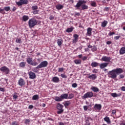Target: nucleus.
Instances as JSON below:
<instances>
[{
	"instance_id": "obj_1",
	"label": "nucleus",
	"mask_w": 125,
	"mask_h": 125,
	"mask_svg": "<svg viewBox=\"0 0 125 125\" xmlns=\"http://www.w3.org/2000/svg\"><path fill=\"white\" fill-rule=\"evenodd\" d=\"M124 71H123V69L122 68H116L115 69H113L111 71H110L108 73V75L109 76V78L111 79H116L117 78V75H120V74H122Z\"/></svg>"
},
{
	"instance_id": "obj_2",
	"label": "nucleus",
	"mask_w": 125,
	"mask_h": 125,
	"mask_svg": "<svg viewBox=\"0 0 125 125\" xmlns=\"http://www.w3.org/2000/svg\"><path fill=\"white\" fill-rule=\"evenodd\" d=\"M38 21L35 19H31L28 21V25L30 28H33L37 25Z\"/></svg>"
},
{
	"instance_id": "obj_3",
	"label": "nucleus",
	"mask_w": 125,
	"mask_h": 125,
	"mask_svg": "<svg viewBox=\"0 0 125 125\" xmlns=\"http://www.w3.org/2000/svg\"><path fill=\"white\" fill-rule=\"evenodd\" d=\"M47 65H48V62L46 61H44L40 63L39 65H38L36 69H42V68H45L47 67Z\"/></svg>"
},
{
	"instance_id": "obj_4",
	"label": "nucleus",
	"mask_w": 125,
	"mask_h": 125,
	"mask_svg": "<svg viewBox=\"0 0 125 125\" xmlns=\"http://www.w3.org/2000/svg\"><path fill=\"white\" fill-rule=\"evenodd\" d=\"M93 96V93L91 92H88L82 97L83 99L90 98Z\"/></svg>"
},
{
	"instance_id": "obj_5",
	"label": "nucleus",
	"mask_w": 125,
	"mask_h": 125,
	"mask_svg": "<svg viewBox=\"0 0 125 125\" xmlns=\"http://www.w3.org/2000/svg\"><path fill=\"white\" fill-rule=\"evenodd\" d=\"M83 3H86V2L84 0H79L77 4L75 5V7H76L77 8H80V7L82 6V4H83Z\"/></svg>"
},
{
	"instance_id": "obj_6",
	"label": "nucleus",
	"mask_w": 125,
	"mask_h": 125,
	"mask_svg": "<svg viewBox=\"0 0 125 125\" xmlns=\"http://www.w3.org/2000/svg\"><path fill=\"white\" fill-rule=\"evenodd\" d=\"M0 71L5 73V74H8L9 73V68L6 67V66H3L0 68Z\"/></svg>"
},
{
	"instance_id": "obj_7",
	"label": "nucleus",
	"mask_w": 125,
	"mask_h": 125,
	"mask_svg": "<svg viewBox=\"0 0 125 125\" xmlns=\"http://www.w3.org/2000/svg\"><path fill=\"white\" fill-rule=\"evenodd\" d=\"M28 75L29 76V78L32 80H34V79H36V74L32 71L29 72Z\"/></svg>"
},
{
	"instance_id": "obj_8",
	"label": "nucleus",
	"mask_w": 125,
	"mask_h": 125,
	"mask_svg": "<svg viewBox=\"0 0 125 125\" xmlns=\"http://www.w3.org/2000/svg\"><path fill=\"white\" fill-rule=\"evenodd\" d=\"M111 57L107 56H103L102 58V61H104V62H110L111 61Z\"/></svg>"
},
{
	"instance_id": "obj_9",
	"label": "nucleus",
	"mask_w": 125,
	"mask_h": 125,
	"mask_svg": "<svg viewBox=\"0 0 125 125\" xmlns=\"http://www.w3.org/2000/svg\"><path fill=\"white\" fill-rule=\"evenodd\" d=\"M108 65H109V63H107V62H104V63H101L100 64V68L101 69H104V68H106V67H107Z\"/></svg>"
},
{
	"instance_id": "obj_10",
	"label": "nucleus",
	"mask_w": 125,
	"mask_h": 125,
	"mask_svg": "<svg viewBox=\"0 0 125 125\" xmlns=\"http://www.w3.org/2000/svg\"><path fill=\"white\" fill-rule=\"evenodd\" d=\"M94 108L95 110H99V111H100L101 110V108H102V105L100 104H95Z\"/></svg>"
},
{
	"instance_id": "obj_11",
	"label": "nucleus",
	"mask_w": 125,
	"mask_h": 125,
	"mask_svg": "<svg viewBox=\"0 0 125 125\" xmlns=\"http://www.w3.org/2000/svg\"><path fill=\"white\" fill-rule=\"evenodd\" d=\"M19 85H21V86H22L25 84V81L23 79L21 78L20 80L19 81Z\"/></svg>"
},
{
	"instance_id": "obj_12",
	"label": "nucleus",
	"mask_w": 125,
	"mask_h": 125,
	"mask_svg": "<svg viewBox=\"0 0 125 125\" xmlns=\"http://www.w3.org/2000/svg\"><path fill=\"white\" fill-rule=\"evenodd\" d=\"M69 96V95L68 94H62L61 95V98L62 99H68V97Z\"/></svg>"
},
{
	"instance_id": "obj_13",
	"label": "nucleus",
	"mask_w": 125,
	"mask_h": 125,
	"mask_svg": "<svg viewBox=\"0 0 125 125\" xmlns=\"http://www.w3.org/2000/svg\"><path fill=\"white\" fill-rule=\"evenodd\" d=\"M63 107H64V106L62 104H60V103H58L57 105V108L58 109V110L63 109Z\"/></svg>"
},
{
	"instance_id": "obj_14",
	"label": "nucleus",
	"mask_w": 125,
	"mask_h": 125,
	"mask_svg": "<svg viewBox=\"0 0 125 125\" xmlns=\"http://www.w3.org/2000/svg\"><path fill=\"white\" fill-rule=\"evenodd\" d=\"M87 36H91L92 28L89 27L87 29Z\"/></svg>"
},
{
	"instance_id": "obj_15",
	"label": "nucleus",
	"mask_w": 125,
	"mask_h": 125,
	"mask_svg": "<svg viewBox=\"0 0 125 125\" xmlns=\"http://www.w3.org/2000/svg\"><path fill=\"white\" fill-rule=\"evenodd\" d=\"M52 81L54 83H59L60 82V80H59V78L57 77H54L52 79Z\"/></svg>"
},
{
	"instance_id": "obj_16",
	"label": "nucleus",
	"mask_w": 125,
	"mask_h": 125,
	"mask_svg": "<svg viewBox=\"0 0 125 125\" xmlns=\"http://www.w3.org/2000/svg\"><path fill=\"white\" fill-rule=\"evenodd\" d=\"M57 43H58L59 46H61V44H62V43H63V40H62V38H60V39H58Z\"/></svg>"
},
{
	"instance_id": "obj_17",
	"label": "nucleus",
	"mask_w": 125,
	"mask_h": 125,
	"mask_svg": "<svg viewBox=\"0 0 125 125\" xmlns=\"http://www.w3.org/2000/svg\"><path fill=\"white\" fill-rule=\"evenodd\" d=\"M64 7V6L62 4H58L56 6V8L58 10H60V9H62Z\"/></svg>"
},
{
	"instance_id": "obj_18",
	"label": "nucleus",
	"mask_w": 125,
	"mask_h": 125,
	"mask_svg": "<svg viewBox=\"0 0 125 125\" xmlns=\"http://www.w3.org/2000/svg\"><path fill=\"white\" fill-rule=\"evenodd\" d=\"M88 78L89 79H92V80H95L96 78H97V76H96V74H92L91 75H89Z\"/></svg>"
},
{
	"instance_id": "obj_19",
	"label": "nucleus",
	"mask_w": 125,
	"mask_h": 125,
	"mask_svg": "<svg viewBox=\"0 0 125 125\" xmlns=\"http://www.w3.org/2000/svg\"><path fill=\"white\" fill-rule=\"evenodd\" d=\"M104 120L108 124H111V121L110 120V118L108 117V116H106L104 118Z\"/></svg>"
},
{
	"instance_id": "obj_20",
	"label": "nucleus",
	"mask_w": 125,
	"mask_h": 125,
	"mask_svg": "<svg viewBox=\"0 0 125 125\" xmlns=\"http://www.w3.org/2000/svg\"><path fill=\"white\" fill-rule=\"evenodd\" d=\"M91 89H92V90H93V91H94V92H98V91H99V89L94 86H92Z\"/></svg>"
},
{
	"instance_id": "obj_21",
	"label": "nucleus",
	"mask_w": 125,
	"mask_h": 125,
	"mask_svg": "<svg viewBox=\"0 0 125 125\" xmlns=\"http://www.w3.org/2000/svg\"><path fill=\"white\" fill-rule=\"evenodd\" d=\"M54 100H55V101H57L58 102H61V101H62L61 96H60V97L58 96L55 97Z\"/></svg>"
},
{
	"instance_id": "obj_22",
	"label": "nucleus",
	"mask_w": 125,
	"mask_h": 125,
	"mask_svg": "<svg viewBox=\"0 0 125 125\" xmlns=\"http://www.w3.org/2000/svg\"><path fill=\"white\" fill-rule=\"evenodd\" d=\"M22 20L24 22H26V21H28V20H29V17L28 16L24 15L22 17Z\"/></svg>"
},
{
	"instance_id": "obj_23",
	"label": "nucleus",
	"mask_w": 125,
	"mask_h": 125,
	"mask_svg": "<svg viewBox=\"0 0 125 125\" xmlns=\"http://www.w3.org/2000/svg\"><path fill=\"white\" fill-rule=\"evenodd\" d=\"M120 54H125V47H122L120 50Z\"/></svg>"
},
{
	"instance_id": "obj_24",
	"label": "nucleus",
	"mask_w": 125,
	"mask_h": 125,
	"mask_svg": "<svg viewBox=\"0 0 125 125\" xmlns=\"http://www.w3.org/2000/svg\"><path fill=\"white\" fill-rule=\"evenodd\" d=\"M107 24H108V21H104L103 22H102V27L105 28L106 26H107Z\"/></svg>"
},
{
	"instance_id": "obj_25",
	"label": "nucleus",
	"mask_w": 125,
	"mask_h": 125,
	"mask_svg": "<svg viewBox=\"0 0 125 125\" xmlns=\"http://www.w3.org/2000/svg\"><path fill=\"white\" fill-rule=\"evenodd\" d=\"M91 66H92L93 68H94L98 66V63L97 62H93L91 63Z\"/></svg>"
},
{
	"instance_id": "obj_26",
	"label": "nucleus",
	"mask_w": 125,
	"mask_h": 125,
	"mask_svg": "<svg viewBox=\"0 0 125 125\" xmlns=\"http://www.w3.org/2000/svg\"><path fill=\"white\" fill-rule=\"evenodd\" d=\"M26 66V62H22L20 63V67L21 68H24Z\"/></svg>"
},
{
	"instance_id": "obj_27",
	"label": "nucleus",
	"mask_w": 125,
	"mask_h": 125,
	"mask_svg": "<svg viewBox=\"0 0 125 125\" xmlns=\"http://www.w3.org/2000/svg\"><path fill=\"white\" fill-rule=\"evenodd\" d=\"M33 59L31 58H29L27 59L26 61L28 63V64H30V65L33 62Z\"/></svg>"
},
{
	"instance_id": "obj_28",
	"label": "nucleus",
	"mask_w": 125,
	"mask_h": 125,
	"mask_svg": "<svg viewBox=\"0 0 125 125\" xmlns=\"http://www.w3.org/2000/svg\"><path fill=\"white\" fill-rule=\"evenodd\" d=\"M39 98V95H35L33 96L32 100H38Z\"/></svg>"
},
{
	"instance_id": "obj_29",
	"label": "nucleus",
	"mask_w": 125,
	"mask_h": 125,
	"mask_svg": "<svg viewBox=\"0 0 125 125\" xmlns=\"http://www.w3.org/2000/svg\"><path fill=\"white\" fill-rule=\"evenodd\" d=\"M111 96H112V97H118V96H120V95H121V94H120L119 95L116 93H111Z\"/></svg>"
},
{
	"instance_id": "obj_30",
	"label": "nucleus",
	"mask_w": 125,
	"mask_h": 125,
	"mask_svg": "<svg viewBox=\"0 0 125 125\" xmlns=\"http://www.w3.org/2000/svg\"><path fill=\"white\" fill-rule=\"evenodd\" d=\"M21 1L22 3V4H28V0H21Z\"/></svg>"
},
{
	"instance_id": "obj_31",
	"label": "nucleus",
	"mask_w": 125,
	"mask_h": 125,
	"mask_svg": "<svg viewBox=\"0 0 125 125\" xmlns=\"http://www.w3.org/2000/svg\"><path fill=\"white\" fill-rule=\"evenodd\" d=\"M74 63H75V64H81L82 61H81V60H74Z\"/></svg>"
},
{
	"instance_id": "obj_32",
	"label": "nucleus",
	"mask_w": 125,
	"mask_h": 125,
	"mask_svg": "<svg viewBox=\"0 0 125 125\" xmlns=\"http://www.w3.org/2000/svg\"><path fill=\"white\" fill-rule=\"evenodd\" d=\"M66 32L67 33H71V32H73V28L70 27L66 29Z\"/></svg>"
},
{
	"instance_id": "obj_33",
	"label": "nucleus",
	"mask_w": 125,
	"mask_h": 125,
	"mask_svg": "<svg viewBox=\"0 0 125 125\" xmlns=\"http://www.w3.org/2000/svg\"><path fill=\"white\" fill-rule=\"evenodd\" d=\"M71 104L69 101H66L64 103V105L65 107H68Z\"/></svg>"
},
{
	"instance_id": "obj_34",
	"label": "nucleus",
	"mask_w": 125,
	"mask_h": 125,
	"mask_svg": "<svg viewBox=\"0 0 125 125\" xmlns=\"http://www.w3.org/2000/svg\"><path fill=\"white\" fill-rule=\"evenodd\" d=\"M16 4H17V5H18L19 6H21V5H23V3H22V2L21 1V0H20V1L18 2H16Z\"/></svg>"
},
{
	"instance_id": "obj_35",
	"label": "nucleus",
	"mask_w": 125,
	"mask_h": 125,
	"mask_svg": "<svg viewBox=\"0 0 125 125\" xmlns=\"http://www.w3.org/2000/svg\"><path fill=\"white\" fill-rule=\"evenodd\" d=\"M82 8L83 10L84 9H87V8H88V6L85 4H84L82 6Z\"/></svg>"
},
{
	"instance_id": "obj_36",
	"label": "nucleus",
	"mask_w": 125,
	"mask_h": 125,
	"mask_svg": "<svg viewBox=\"0 0 125 125\" xmlns=\"http://www.w3.org/2000/svg\"><path fill=\"white\" fill-rule=\"evenodd\" d=\"M13 99H15L16 100L17 98H18V96L17 95V93H14V94L13 95Z\"/></svg>"
},
{
	"instance_id": "obj_37",
	"label": "nucleus",
	"mask_w": 125,
	"mask_h": 125,
	"mask_svg": "<svg viewBox=\"0 0 125 125\" xmlns=\"http://www.w3.org/2000/svg\"><path fill=\"white\" fill-rule=\"evenodd\" d=\"M30 65H32V66H37V65H39V63L36 62H31Z\"/></svg>"
},
{
	"instance_id": "obj_38",
	"label": "nucleus",
	"mask_w": 125,
	"mask_h": 125,
	"mask_svg": "<svg viewBox=\"0 0 125 125\" xmlns=\"http://www.w3.org/2000/svg\"><path fill=\"white\" fill-rule=\"evenodd\" d=\"M4 10H5V11H9L10 10V7H4Z\"/></svg>"
},
{
	"instance_id": "obj_39",
	"label": "nucleus",
	"mask_w": 125,
	"mask_h": 125,
	"mask_svg": "<svg viewBox=\"0 0 125 125\" xmlns=\"http://www.w3.org/2000/svg\"><path fill=\"white\" fill-rule=\"evenodd\" d=\"M59 110L57 111V113L59 115H60V114H62L63 112H64L63 109H59Z\"/></svg>"
},
{
	"instance_id": "obj_40",
	"label": "nucleus",
	"mask_w": 125,
	"mask_h": 125,
	"mask_svg": "<svg viewBox=\"0 0 125 125\" xmlns=\"http://www.w3.org/2000/svg\"><path fill=\"white\" fill-rule=\"evenodd\" d=\"M16 42H17V43H21V39L17 38L16 40Z\"/></svg>"
},
{
	"instance_id": "obj_41",
	"label": "nucleus",
	"mask_w": 125,
	"mask_h": 125,
	"mask_svg": "<svg viewBox=\"0 0 125 125\" xmlns=\"http://www.w3.org/2000/svg\"><path fill=\"white\" fill-rule=\"evenodd\" d=\"M97 49V48H96V47H95V46H93V47H92L91 50H92L93 52L96 51Z\"/></svg>"
},
{
	"instance_id": "obj_42",
	"label": "nucleus",
	"mask_w": 125,
	"mask_h": 125,
	"mask_svg": "<svg viewBox=\"0 0 125 125\" xmlns=\"http://www.w3.org/2000/svg\"><path fill=\"white\" fill-rule=\"evenodd\" d=\"M72 98H74V95L71 94H70L68 96V99H72Z\"/></svg>"
},
{
	"instance_id": "obj_43",
	"label": "nucleus",
	"mask_w": 125,
	"mask_h": 125,
	"mask_svg": "<svg viewBox=\"0 0 125 125\" xmlns=\"http://www.w3.org/2000/svg\"><path fill=\"white\" fill-rule=\"evenodd\" d=\"M32 9H33V10H37V9H38V6H33L32 7Z\"/></svg>"
},
{
	"instance_id": "obj_44",
	"label": "nucleus",
	"mask_w": 125,
	"mask_h": 125,
	"mask_svg": "<svg viewBox=\"0 0 125 125\" xmlns=\"http://www.w3.org/2000/svg\"><path fill=\"white\" fill-rule=\"evenodd\" d=\"M74 39H76L77 40L79 39V35H78V34H74L73 36Z\"/></svg>"
},
{
	"instance_id": "obj_45",
	"label": "nucleus",
	"mask_w": 125,
	"mask_h": 125,
	"mask_svg": "<svg viewBox=\"0 0 125 125\" xmlns=\"http://www.w3.org/2000/svg\"><path fill=\"white\" fill-rule=\"evenodd\" d=\"M91 6L95 7V6H96V3L95 2H92L91 3Z\"/></svg>"
},
{
	"instance_id": "obj_46",
	"label": "nucleus",
	"mask_w": 125,
	"mask_h": 125,
	"mask_svg": "<svg viewBox=\"0 0 125 125\" xmlns=\"http://www.w3.org/2000/svg\"><path fill=\"white\" fill-rule=\"evenodd\" d=\"M64 71V68L62 67V68H59L58 72H63Z\"/></svg>"
},
{
	"instance_id": "obj_47",
	"label": "nucleus",
	"mask_w": 125,
	"mask_h": 125,
	"mask_svg": "<svg viewBox=\"0 0 125 125\" xmlns=\"http://www.w3.org/2000/svg\"><path fill=\"white\" fill-rule=\"evenodd\" d=\"M61 77H62V78L63 79H66L67 78V76L64 74H61Z\"/></svg>"
},
{
	"instance_id": "obj_48",
	"label": "nucleus",
	"mask_w": 125,
	"mask_h": 125,
	"mask_svg": "<svg viewBox=\"0 0 125 125\" xmlns=\"http://www.w3.org/2000/svg\"><path fill=\"white\" fill-rule=\"evenodd\" d=\"M85 125H90V123H89V121L87 120L85 122Z\"/></svg>"
},
{
	"instance_id": "obj_49",
	"label": "nucleus",
	"mask_w": 125,
	"mask_h": 125,
	"mask_svg": "<svg viewBox=\"0 0 125 125\" xmlns=\"http://www.w3.org/2000/svg\"><path fill=\"white\" fill-rule=\"evenodd\" d=\"M83 109H84V111H87V109H88V107L87 106L84 105V106H83Z\"/></svg>"
},
{
	"instance_id": "obj_50",
	"label": "nucleus",
	"mask_w": 125,
	"mask_h": 125,
	"mask_svg": "<svg viewBox=\"0 0 125 125\" xmlns=\"http://www.w3.org/2000/svg\"><path fill=\"white\" fill-rule=\"evenodd\" d=\"M24 123L26 125H27L28 123H30V120L26 119Z\"/></svg>"
},
{
	"instance_id": "obj_51",
	"label": "nucleus",
	"mask_w": 125,
	"mask_h": 125,
	"mask_svg": "<svg viewBox=\"0 0 125 125\" xmlns=\"http://www.w3.org/2000/svg\"><path fill=\"white\" fill-rule=\"evenodd\" d=\"M12 125H18V123L16 121L12 123Z\"/></svg>"
},
{
	"instance_id": "obj_52",
	"label": "nucleus",
	"mask_w": 125,
	"mask_h": 125,
	"mask_svg": "<svg viewBox=\"0 0 125 125\" xmlns=\"http://www.w3.org/2000/svg\"><path fill=\"white\" fill-rule=\"evenodd\" d=\"M77 86H78V84L76 83L72 84V87H77Z\"/></svg>"
},
{
	"instance_id": "obj_53",
	"label": "nucleus",
	"mask_w": 125,
	"mask_h": 125,
	"mask_svg": "<svg viewBox=\"0 0 125 125\" xmlns=\"http://www.w3.org/2000/svg\"><path fill=\"white\" fill-rule=\"evenodd\" d=\"M77 42H78V39L74 38V39L73 40V43H76Z\"/></svg>"
},
{
	"instance_id": "obj_54",
	"label": "nucleus",
	"mask_w": 125,
	"mask_h": 125,
	"mask_svg": "<svg viewBox=\"0 0 125 125\" xmlns=\"http://www.w3.org/2000/svg\"><path fill=\"white\" fill-rule=\"evenodd\" d=\"M87 59V57L86 56H84L82 58V60H83V61H84V60H86Z\"/></svg>"
},
{
	"instance_id": "obj_55",
	"label": "nucleus",
	"mask_w": 125,
	"mask_h": 125,
	"mask_svg": "<svg viewBox=\"0 0 125 125\" xmlns=\"http://www.w3.org/2000/svg\"><path fill=\"white\" fill-rule=\"evenodd\" d=\"M113 35H115V32H110L108 34V36H110V37L113 36Z\"/></svg>"
},
{
	"instance_id": "obj_56",
	"label": "nucleus",
	"mask_w": 125,
	"mask_h": 125,
	"mask_svg": "<svg viewBox=\"0 0 125 125\" xmlns=\"http://www.w3.org/2000/svg\"><path fill=\"white\" fill-rule=\"evenodd\" d=\"M120 38H121L120 36H116L114 37V40H119V39H120Z\"/></svg>"
},
{
	"instance_id": "obj_57",
	"label": "nucleus",
	"mask_w": 125,
	"mask_h": 125,
	"mask_svg": "<svg viewBox=\"0 0 125 125\" xmlns=\"http://www.w3.org/2000/svg\"><path fill=\"white\" fill-rule=\"evenodd\" d=\"M38 12H39L37 10H35V11H33L34 14H38Z\"/></svg>"
},
{
	"instance_id": "obj_58",
	"label": "nucleus",
	"mask_w": 125,
	"mask_h": 125,
	"mask_svg": "<svg viewBox=\"0 0 125 125\" xmlns=\"http://www.w3.org/2000/svg\"><path fill=\"white\" fill-rule=\"evenodd\" d=\"M121 90H122V91H125V86H122L121 87Z\"/></svg>"
},
{
	"instance_id": "obj_59",
	"label": "nucleus",
	"mask_w": 125,
	"mask_h": 125,
	"mask_svg": "<svg viewBox=\"0 0 125 125\" xmlns=\"http://www.w3.org/2000/svg\"><path fill=\"white\" fill-rule=\"evenodd\" d=\"M120 79H124V78H125V76L124 75H120Z\"/></svg>"
},
{
	"instance_id": "obj_60",
	"label": "nucleus",
	"mask_w": 125,
	"mask_h": 125,
	"mask_svg": "<svg viewBox=\"0 0 125 125\" xmlns=\"http://www.w3.org/2000/svg\"><path fill=\"white\" fill-rule=\"evenodd\" d=\"M28 108L29 109H33V108H34V106H33V105H30L28 107Z\"/></svg>"
},
{
	"instance_id": "obj_61",
	"label": "nucleus",
	"mask_w": 125,
	"mask_h": 125,
	"mask_svg": "<svg viewBox=\"0 0 125 125\" xmlns=\"http://www.w3.org/2000/svg\"><path fill=\"white\" fill-rule=\"evenodd\" d=\"M3 11H4V9H1V8H0V13H2V12H3Z\"/></svg>"
},
{
	"instance_id": "obj_62",
	"label": "nucleus",
	"mask_w": 125,
	"mask_h": 125,
	"mask_svg": "<svg viewBox=\"0 0 125 125\" xmlns=\"http://www.w3.org/2000/svg\"><path fill=\"white\" fill-rule=\"evenodd\" d=\"M115 113H116V110H113L112 111V115H115Z\"/></svg>"
},
{
	"instance_id": "obj_63",
	"label": "nucleus",
	"mask_w": 125,
	"mask_h": 125,
	"mask_svg": "<svg viewBox=\"0 0 125 125\" xmlns=\"http://www.w3.org/2000/svg\"><path fill=\"white\" fill-rule=\"evenodd\" d=\"M16 9H17L16 7H14L12 9V11L14 12L15 10H16Z\"/></svg>"
},
{
	"instance_id": "obj_64",
	"label": "nucleus",
	"mask_w": 125,
	"mask_h": 125,
	"mask_svg": "<svg viewBox=\"0 0 125 125\" xmlns=\"http://www.w3.org/2000/svg\"><path fill=\"white\" fill-rule=\"evenodd\" d=\"M59 125H65V124H64V123H63V122H59Z\"/></svg>"
}]
</instances>
